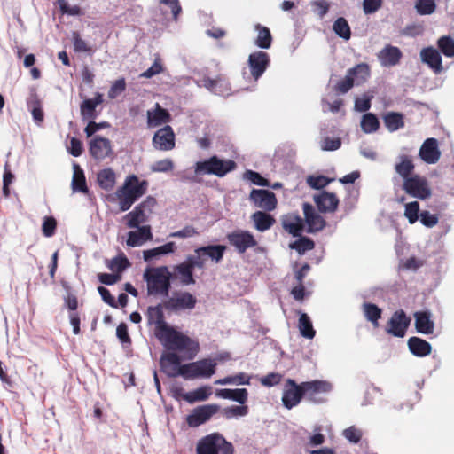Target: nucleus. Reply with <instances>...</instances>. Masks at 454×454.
<instances>
[{
  "label": "nucleus",
  "mask_w": 454,
  "mask_h": 454,
  "mask_svg": "<svg viewBox=\"0 0 454 454\" xmlns=\"http://www.w3.org/2000/svg\"><path fill=\"white\" fill-rule=\"evenodd\" d=\"M290 248L297 251L299 254H303L308 251H310L314 248L315 244L314 241L306 237H301L296 239L294 242L289 245Z\"/></svg>",
  "instance_id": "obj_47"
},
{
  "label": "nucleus",
  "mask_w": 454,
  "mask_h": 454,
  "mask_svg": "<svg viewBox=\"0 0 454 454\" xmlns=\"http://www.w3.org/2000/svg\"><path fill=\"white\" fill-rule=\"evenodd\" d=\"M243 177L244 179L250 181L252 184L255 185L270 186V182L255 171L247 170L244 173Z\"/></svg>",
  "instance_id": "obj_52"
},
{
  "label": "nucleus",
  "mask_w": 454,
  "mask_h": 454,
  "mask_svg": "<svg viewBox=\"0 0 454 454\" xmlns=\"http://www.w3.org/2000/svg\"><path fill=\"white\" fill-rule=\"evenodd\" d=\"M361 128L365 133L375 132L379 129L377 117L371 113L364 114L361 121Z\"/></svg>",
  "instance_id": "obj_48"
},
{
  "label": "nucleus",
  "mask_w": 454,
  "mask_h": 454,
  "mask_svg": "<svg viewBox=\"0 0 454 454\" xmlns=\"http://www.w3.org/2000/svg\"><path fill=\"white\" fill-rule=\"evenodd\" d=\"M330 179L324 176H309L307 177V184L314 189H321L325 187L329 183Z\"/></svg>",
  "instance_id": "obj_57"
},
{
  "label": "nucleus",
  "mask_w": 454,
  "mask_h": 454,
  "mask_svg": "<svg viewBox=\"0 0 454 454\" xmlns=\"http://www.w3.org/2000/svg\"><path fill=\"white\" fill-rule=\"evenodd\" d=\"M98 291L102 300L106 304H108L109 306H111L112 308H114V309L118 308V304H117L114 297L111 294L110 291L107 288H106L104 286H98Z\"/></svg>",
  "instance_id": "obj_64"
},
{
  "label": "nucleus",
  "mask_w": 454,
  "mask_h": 454,
  "mask_svg": "<svg viewBox=\"0 0 454 454\" xmlns=\"http://www.w3.org/2000/svg\"><path fill=\"white\" fill-rule=\"evenodd\" d=\"M438 47L445 57L454 56V39L450 36H442L437 42Z\"/></svg>",
  "instance_id": "obj_49"
},
{
  "label": "nucleus",
  "mask_w": 454,
  "mask_h": 454,
  "mask_svg": "<svg viewBox=\"0 0 454 454\" xmlns=\"http://www.w3.org/2000/svg\"><path fill=\"white\" fill-rule=\"evenodd\" d=\"M333 30L338 36L344 40H349L351 37L350 27L347 20L343 17H340L334 21Z\"/></svg>",
  "instance_id": "obj_44"
},
{
  "label": "nucleus",
  "mask_w": 454,
  "mask_h": 454,
  "mask_svg": "<svg viewBox=\"0 0 454 454\" xmlns=\"http://www.w3.org/2000/svg\"><path fill=\"white\" fill-rule=\"evenodd\" d=\"M251 377L245 372L216 380L215 385H250Z\"/></svg>",
  "instance_id": "obj_40"
},
{
  "label": "nucleus",
  "mask_w": 454,
  "mask_h": 454,
  "mask_svg": "<svg viewBox=\"0 0 454 454\" xmlns=\"http://www.w3.org/2000/svg\"><path fill=\"white\" fill-rule=\"evenodd\" d=\"M129 266V262L125 256H116L108 264V268L111 270H115L117 272H122Z\"/></svg>",
  "instance_id": "obj_54"
},
{
  "label": "nucleus",
  "mask_w": 454,
  "mask_h": 454,
  "mask_svg": "<svg viewBox=\"0 0 454 454\" xmlns=\"http://www.w3.org/2000/svg\"><path fill=\"white\" fill-rule=\"evenodd\" d=\"M341 141L340 138L325 137L321 142V149L323 151H334L340 147Z\"/></svg>",
  "instance_id": "obj_63"
},
{
  "label": "nucleus",
  "mask_w": 454,
  "mask_h": 454,
  "mask_svg": "<svg viewBox=\"0 0 454 454\" xmlns=\"http://www.w3.org/2000/svg\"><path fill=\"white\" fill-rule=\"evenodd\" d=\"M219 408L217 404H207L194 409L187 417L188 425L195 427L206 423L219 411Z\"/></svg>",
  "instance_id": "obj_16"
},
{
  "label": "nucleus",
  "mask_w": 454,
  "mask_h": 454,
  "mask_svg": "<svg viewBox=\"0 0 454 454\" xmlns=\"http://www.w3.org/2000/svg\"><path fill=\"white\" fill-rule=\"evenodd\" d=\"M304 398L314 403L325 402L324 395L332 391L333 386L326 380H311L301 382Z\"/></svg>",
  "instance_id": "obj_8"
},
{
  "label": "nucleus",
  "mask_w": 454,
  "mask_h": 454,
  "mask_svg": "<svg viewBox=\"0 0 454 454\" xmlns=\"http://www.w3.org/2000/svg\"><path fill=\"white\" fill-rule=\"evenodd\" d=\"M171 273L167 266L148 268L143 274L148 295L168 297L171 288Z\"/></svg>",
  "instance_id": "obj_4"
},
{
  "label": "nucleus",
  "mask_w": 454,
  "mask_h": 454,
  "mask_svg": "<svg viewBox=\"0 0 454 454\" xmlns=\"http://www.w3.org/2000/svg\"><path fill=\"white\" fill-rule=\"evenodd\" d=\"M299 330L301 334L307 339H313L316 332L311 320L306 313H301L299 318Z\"/></svg>",
  "instance_id": "obj_43"
},
{
  "label": "nucleus",
  "mask_w": 454,
  "mask_h": 454,
  "mask_svg": "<svg viewBox=\"0 0 454 454\" xmlns=\"http://www.w3.org/2000/svg\"><path fill=\"white\" fill-rule=\"evenodd\" d=\"M73 43L74 50L77 52H90L91 48L87 44V43L80 36L79 33H73Z\"/></svg>",
  "instance_id": "obj_59"
},
{
  "label": "nucleus",
  "mask_w": 454,
  "mask_h": 454,
  "mask_svg": "<svg viewBox=\"0 0 454 454\" xmlns=\"http://www.w3.org/2000/svg\"><path fill=\"white\" fill-rule=\"evenodd\" d=\"M434 0H417L415 9L420 15H429L435 11Z\"/></svg>",
  "instance_id": "obj_50"
},
{
  "label": "nucleus",
  "mask_w": 454,
  "mask_h": 454,
  "mask_svg": "<svg viewBox=\"0 0 454 454\" xmlns=\"http://www.w3.org/2000/svg\"><path fill=\"white\" fill-rule=\"evenodd\" d=\"M248 413V407L242 404L241 406L232 405L223 410V416L227 419L232 418L244 417Z\"/></svg>",
  "instance_id": "obj_51"
},
{
  "label": "nucleus",
  "mask_w": 454,
  "mask_h": 454,
  "mask_svg": "<svg viewBox=\"0 0 454 454\" xmlns=\"http://www.w3.org/2000/svg\"><path fill=\"white\" fill-rule=\"evenodd\" d=\"M420 59L435 74H440L442 71V57L436 49L433 47L423 48L420 51Z\"/></svg>",
  "instance_id": "obj_22"
},
{
  "label": "nucleus",
  "mask_w": 454,
  "mask_h": 454,
  "mask_svg": "<svg viewBox=\"0 0 454 454\" xmlns=\"http://www.w3.org/2000/svg\"><path fill=\"white\" fill-rule=\"evenodd\" d=\"M415 168L412 157L407 154H400L395 165V172L404 180L409 179Z\"/></svg>",
  "instance_id": "obj_27"
},
{
  "label": "nucleus",
  "mask_w": 454,
  "mask_h": 454,
  "mask_svg": "<svg viewBox=\"0 0 454 454\" xmlns=\"http://www.w3.org/2000/svg\"><path fill=\"white\" fill-rule=\"evenodd\" d=\"M315 203L321 212H333L336 210L339 200L333 192H322L315 196Z\"/></svg>",
  "instance_id": "obj_25"
},
{
  "label": "nucleus",
  "mask_w": 454,
  "mask_h": 454,
  "mask_svg": "<svg viewBox=\"0 0 454 454\" xmlns=\"http://www.w3.org/2000/svg\"><path fill=\"white\" fill-rule=\"evenodd\" d=\"M198 85L207 89L214 94L220 96H228L231 94V87L229 82L223 77L211 79L204 77L197 82Z\"/></svg>",
  "instance_id": "obj_20"
},
{
  "label": "nucleus",
  "mask_w": 454,
  "mask_h": 454,
  "mask_svg": "<svg viewBox=\"0 0 454 454\" xmlns=\"http://www.w3.org/2000/svg\"><path fill=\"white\" fill-rule=\"evenodd\" d=\"M354 77L348 73L346 77L340 81L334 87V90L341 94L347 93L354 86Z\"/></svg>",
  "instance_id": "obj_60"
},
{
  "label": "nucleus",
  "mask_w": 454,
  "mask_h": 454,
  "mask_svg": "<svg viewBox=\"0 0 454 454\" xmlns=\"http://www.w3.org/2000/svg\"><path fill=\"white\" fill-rule=\"evenodd\" d=\"M303 397L304 394L301 383L297 384L294 380L287 379L286 380L282 395L283 406L291 410L297 406Z\"/></svg>",
  "instance_id": "obj_10"
},
{
  "label": "nucleus",
  "mask_w": 454,
  "mask_h": 454,
  "mask_svg": "<svg viewBox=\"0 0 454 454\" xmlns=\"http://www.w3.org/2000/svg\"><path fill=\"white\" fill-rule=\"evenodd\" d=\"M153 146L159 150L168 151L175 147V134L170 126L160 129L153 137Z\"/></svg>",
  "instance_id": "obj_19"
},
{
  "label": "nucleus",
  "mask_w": 454,
  "mask_h": 454,
  "mask_svg": "<svg viewBox=\"0 0 454 454\" xmlns=\"http://www.w3.org/2000/svg\"><path fill=\"white\" fill-rule=\"evenodd\" d=\"M156 205V200L148 196L144 201L138 204L135 208L126 215L128 227H141V224L146 223ZM142 227H150L143 225Z\"/></svg>",
  "instance_id": "obj_7"
},
{
  "label": "nucleus",
  "mask_w": 454,
  "mask_h": 454,
  "mask_svg": "<svg viewBox=\"0 0 454 454\" xmlns=\"http://www.w3.org/2000/svg\"><path fill=\"white\" fill-rule=\"evenodd\" d=\"M97 181L100 188L111 191L116 184V174L110 168H104L98 173Z\"/></svg>",
  "instance_id": "obj_31"
},
{
  "label": "nucleus",
  "mask_w": 454,
  "mask_h": 454,
  "mask_svg": "<svg viewBox=\"0 0 454 454\" xmlns=\"http://www.w3.org/2000/svg\"><path fill=\"white\" fill-rule=\"evenodd\" d=\"M348 73L354 77V83L359 85L364 82L370 76V67L367 64L361 63L350 68Z\"/></svg>",
  "instance_id": "obj_38"
},
{
  "label": "nucleus",
  "mask_w": 454,
  "mask_h": 454,
  "mask_svg": "<svg viewBox=\"0 0 454 454\" xmlns=\"http://www.w3.org/2000/svg\"><path fill=\"white\" fill-rule=\"evenodd\" d=\"M103 102V95L96 93L93 98L83 100L80 106L82 118L85 120H94L96 118V107Z\"/></svg>",
  "instance_id": "obj_26"
},
{
  "label": "nucleus",
  "mask_w": 454,
  "mask_h": 454,
  "mask_svg": "<svg viewBox=\"0 0 454 454\" xmlns=\"http://www.w3.org/2000/svg\"><path fill=\"white\" fill-rule=\"evenodd\" d=\"M231 246L239 254L245 253L248 248L257 245L254 237L247 231L236 230L227 235Z\"/></svg>",
  "instance_id": "obj_13"
},
{
  "label": "nucleus",
  "mask_w": 454,
  "mask_h": 454,
  "mask_svg": "<svg viewBox=\"0 0 454 454\" xmlns=\"http://www.w3.org/2000/svg\"><path fill=\"white\" fill-rule=\"evenodd\" d=\"M363 311L366 319L378 326V321L381 317L382 310L373 303L365 302L363 304Z\"/></svg>",
  "instance_id": "obj_42"
},
{
  "label": "nucleus",
  "mask_w": 454,
  "mask_h": 454,
  "mask_svg": "<svg viewBox=\"0 0 454 454\" xmlns=\"http://www.w3.org/2000/svg\"><path fill=\"white\" fill-rule=\"evenodd\" d=\"M384 123L389 131H396L404 126L403 116L399 113H388L384 116Z\"/></svg>",
  "instance_id": "obj_39"
},
{
  "label": "nucleus",
  "mask_w": 454,
  "mask_h": 454,
  "mask_svg": "<svg viewBox=\"0 0 454 454\" xmlns=\"http://www.w3.org/2000/svg\"><path fill=\"white\" fill-rule=\"evenodd\" d=\"M152 239L151 229H137L129 233L127 245L132 247H140Z\"/></svg>",
  "instance_id": "obj_33"
},
{
  "label": "nucleus",
  "mask_w": 454,
  "mask_h": 454,
  "mask_svg": "<svg viewBox=\"0 0 454 454\" xmlns=\"http://www.w3.org/2000/svg\"><path fill=\"white\" fill-rule=\"evenodd\" d=\"M27 107L30 110L34 121L40 124L43 122L44 114L42 108V103L36 93H31L27 101Z\"/></svg>",
  "instance_id": "obj_32"
},
{
  "label": "nucleus",
  "mask_w": 454,
  "mask_h": 454,
  "mask_svg": "<svg viewBox=\"0 0 454 454\" xmlns=\"http://www.w3.org/2000/svg\"><path fill=\"white\" fill-rule=\"evenodd\" d=\"M415 328L418 333L422 334H432L434 330V323L431 319V314L428 311H417L414 313Z\"/></svg>",
  "instance_id": "obj_24"
},
{
  "label": "nucleus",
  "mask_w": 454,
  "mask_h": 454,
  "mask_svg": "<svg viewBox=\"0 0 454 454\" xmlns=\"http://www.w3.org/2000/svg\"><path fill=\"white\" fill-rule=\"evenodd\" d=\"M419 156L427 164H435L441 157L437 139L434 137L426 139L419 149Z\"/></svg>",
  "instance_id": "obj_18"
},
{
  "label": "nucleus",
  "mask_w": 454,
  "mask_h": 454,
  "mask_svg": "<svg viewBox=\"0 0 454 454\" xmlns=\"http://www.w3.org/2000/svg\"><path fill=\"white\" fill-rule=\"evenodd\" d=\"M236 167L237 164L232 160H222L214 155L207 160L196 162L194 172L196 175H214L223 177Z\"/></svg>",
  "instance_id": "obj_6"
},
{
  "label": "nucleus",
  "mask_w": 454,
  "mask_h": 454,
  "mask_svg": "<svg viewBox=\"0 0 454 454\" xmlns=\"http://www.w3.org/2000/svg\"><path fill=\"white\" fill-rule=\"evenodd\" d=\"M254 29L257 31V37L254 41L255 45L261 49L270 48L272 37L270 29L261 24H256Z\"/></svg>",
  "instance_id": "obj_34"
},
{
  "label": "nucleus",
  "mask_w": 454,
  "mask_h": 454,
  "mask_svg": "<svg viewBox=\"0 0 454 454\" xmlns=\"http://www.w3.org/2000/svg\"><path fill=\"white\" fill-rule=\"evenodd\" d=\"M252 220L254 227H271L276 223L272 215L263 211L254 213Z\"/></svg>",
  "instance_id": "obj_45"
},
{
  "label": "nucleus",
  "mask_w": 454,
  "mask_h": 454,
  "mask_svg": "<svg viewBox=\"0 0 454 454\" xmlns=\"http://www.w3.org/2000/svg\"><path fill=\"white\" fill-rule=\"evenodd\" d=\"M163 309L164 303L148 307L145 314L147 324L155 326V336L167 349L183 352L187 359H193L200 351L198 340L168 325Z\"/></svg>",
  "instance_id": "obj_1"
},
{
  "label": "nucleus",
  "mask_w": 454,
  "mask_h": 454,
  "mask_svg": "<svg viewBox=\"0 0 454 454\" xmlns=\"http://www.w3.org/2000/svg\"><path fill=\"white\" fill-rule=\"evenodd\" d=\"M249 200L256 207L265 211L275 209L278 203L274 192L262 189H253L249 194Z\"/></svg>",
  "instance_id": "obj_14"
},
{
  "label": "nucleus",
  "mask_w": 454,
  "mask_h": 454,
  "mask_svg": "<svg viewBox=\"0 0 454 454\" xmlns=\"http://www.w3.org/2000/svg\"><path fill=\"white\" fill-rule=\"evenodd\" d=\"M215 395L219 398L232 400L240 404H244L247 401L248 392L246 388H223L216 390Z\"/></svg>",
  "instance_id": "obj_29"
},
{
  "label": "nucleus",
  "mask_w": 454,
  "mask_h": 454,
  "mask_svg": "<svg viewBox=\"0 0 454 454\" xmlns=\"http://www.w3.org/2000/svg\"><path fill=\"white\" fill-rule=\"evenodd\" d=\"M116 336L123 346L131 344V339L128 333V326L125 323H121L117 326Z\"/></svg>",
  "instance_id": "obj_61"
},
{
  "label": "nucleus",
  "mask_w": 454,
  "mask_h": 454,
  "mask_svg": "<svg viewBox=\"0 0 454 454\" xmlns=\"http://www.w3.org/2000/svg\"><path fill=\"white\" fill-rule=\"evenodd\" d=\"M342 435L351 443H358L363 436V432L361 429L356 427L355 426H351L346 428Z\"/></svg>",
  "instance_id": "obj_53"
},
{
  "label": "nucleus",
  "mask_w": 454,
  "mask_h": 454,
  "mask_svg": "<svg viewBox=\"0 0 454 454\" xmlns=\"http://www.w3.org/2000/svg\"><path fill=\"white\" fill-rule=\"evenodd\" d=\"M147 125L150 128H155L167 123L170 120L169 113L162 108L158 103L153 109H150L146 113Z\"/></svg>",
  "instance_id": "obj_23"
},
{
  "label": "nucleus",
  "mask_w": 454,
  "mask_h": 454,
  "mask_svg": "<svg viewBox=\"0 0 454 454\" xmlns=\"http://www.w3.org/2000/svg\"><path fill=\"white\" fill-rule=\"evenodd\" d=\"M408 348L410 352L418 357H424L432 350L431 344L419 337H411L408 340Z\"/></svg>",
  "instance_id": "obj_28"
},
{
  "label": "nucleus",
  "mask_w": 454,
  "mask_h": 454,
  "mask_svg": "<svg viewBox=\"0 0 454 454\" xmlns=\"http://www.w3.org/2000/svg\"><path fill=\"white\" fill-rule=\"evenodd\" d=\"M403 53L398 47L387 44L378 53V59L382 67H389L399 64Z\"/></svg>",
  "instance_id": "obj_21"
},
{
  "label": "nucleus",
  "mask_w": 454,
  "mask_h": 454,
  "mask_svg": "<svg viewBox=\"0 0 454 454\" xmlns=\"http://www.w3.org/2000/svg\"><path fill=\"white\" fill-rule=\"evenodd\" d=\"M226 249V246L223 245H208L197 248L195 253L203 254L204 257H208L213 262L218 263L223 260Z\"/></svg>",
  "instance_id": "obj_30"
},
{
  "label": "nucleus",
  "mask_w": 454,
  "mask_h": 454,
  "mask_svg": "<svg viewBox=\"0 0 454 454\" xmlns=\"http://www.w3.org/2000/svg\"><path fill=\"white\" fill-rule=\"evenodd\" d=\"M196 453L234 454V447L221 434L212 433L199 440Z\"/></svg>",
  "instance_id": "obj_5"
},
{
  "label": "nucleus",
  "mask_w": 454,
  "mask_h": 454,
  "mask_svg": "<svg viewBox=\"0 0 454 454\" xmlns=\"http://www.w3.org/2000/svg\"><path fill=\"white\" fill-rule=\"evenodd\" d=\"M148 185L146 180H140L136 175H129L115 192L106 195V200L108 203L118 204L121 211H127L146 193Z\"/></svg>",
  "instance_id": "obj_3"
},
{
  "label": "nucleus",
  "mask_w": 454,
  "mask_h": 454,
  "mask_svg": "<svg viewBox=\"0 0 454 454\" xmlns=\"http://www.w3.org/2000/svg\"><path fill=\"white\" fill-rule=\"evenodd\" d=\"M302 209L309 227H324L323 218L316 212L314 207L309 203H303Z\"/></svg>",
  "instance_id": "obj_36"
},
{
  "label": "nucleus",
  "mask_w": 454,
  "mask_h": 454,
  "mask_svg": "<svg viewBox=\"0 0 454 454\" xmlns=\"http://www.w3.org/2000/svg\"><path fill=\"white\" fill-rule=\"evenodd\" d=\"M211 394V387L209 386H202L195 390L185 393L183 398L186 402L193 403L207 400Z\"/></svg>",
  "instance_id": "obj_35"
},
{
  "label": "nucleus",
  "mask_w": 454,
  "mask_h": 454,
  "mask_svg": "<svg viewBox=\"0 0 454 454\" xmlns=\"http://www.w3.org/2000/svg\"><path fill=\"white\" fill-rule=\"evenodd\" d=\"M197 299L188 292L176 293L164 301V308L167 310L177 312L195 308Z\"/></svg>",
  "instance_id": "obj_11"
},
{
  "label": "nucleus",
  "mask_w": 454,
  "mask_h": 454,
  "mask_svg": "<svg viewBox=\"0 0 454 454\" xmlns=\"http://www.w3.org/2000/svg\"><path fill=\"white\" fill-rule=\"evenodd\" d=\"M403 189L407 194L419 200L428 199L432 194L427 180L419 175H413L404 180Z\"/></svg>",
  "instance_id": "obj_9"
},
{
  "label": "nucleus",
  "mask_w": 454,
  "mask_h": 454,
  "mask_svg": "<svg viewBox=\"0 0 454 454\" xmlns=\"http://www.w3.org/2000/svg\"><path fill=\"white\" fill-rule=\"evenodd\" d=\"M74 173L73 176L72 185L74 191L82 192H87L86 180L82 170L77 164L74 165Z\"/></svg>",
  "instance_id": "obj_46"
},
{
  "label": "nucleus",
  "mask_w": 454,
  "mask_h": 454,
  "mask_svg": "<svg viewBox=\"0 0 454 454\" xmlns=\"http://www.w3.org/2000/svg\"><path fill=\"white\" fill-rule=\"evenodd\" d=\"M192 270L185 262H183L175 267V272L178 276V278L182 285L188 286L195 283V279L192 276Z\"/></svg>",
  "instance_id": "obj_41"
},
{
  "label": "nucleus",
  "mask_w": 454,
  "mask_h": 454,
  "mask_svg": "<svg viewBox=\"0 0 454 454\" xmlns=\"http://www.w3.org/2000/svg\"><path fill=\"white\" fill-rule=\"evenodd\" d=\"M419 210V205L417 201L410 202L405 206V216L411 224L418 220Z\"/></svg>",
  "instance_id": "obj_58"
},
{
  "label": "nucleus",
  "mask_w": 454,
  "mask_h": 454,
  "mask_svg": "<svg viewBox=\"0 0 454 454\" xmlns=\"http://www.w3.org/2000/svg\"><path fill=\"white\" fill-rule=\"evenodd\" d=\"M411 324V318L403 309L396 310L391 316L386 332L395 337L403 338Z\"/></svg>",
  "instance_id": "obj_12"
},
{
  "label": "nucleus",
  "mask_w": 454,
  "mask_h": 454,
  "mask_svg": "<svg viewBox=\"0 0 454 454\" xmlns=\"http://www.w3.org/2000/svg\"><path fill=\"white\" fill-rule=\"evenodd\" d=\"M160 366L168 377L182 376L186 380H192L212 377L215 373L217 361L215 358H203L181 364L180 356L175 352H168L161 356Z\"/></svg>",
  "instance_id": "obj_2"
},
{
  "label": "nucleus",
  "mask_w": 454,
  "mask_h": 454,
  "mask_svg": "<svg viewBox=\"0 0 454 454\" xmlns=\"http://www.w3.org/2000/svg\"><path fill=\"white\" fill-rule=\"evenodd\" d=\"M91 156L97 160H102L112 153L111 141L108 138L96 136L89 144Z\"/></svg>",
  "instance_id": "obj_17"
},
{
  "label": "nucleus",
  "mask_w": 454,
  "mask_h": 454,
  "mask_svg": "<svg viewBox=\"0 0 454 454\" xmlns=\"http://www.w3.org/2000/svg\"><path fill=\"white\" fill-rule=\"evenodd\" d=\"M282 379V375L278 372H270L260 380V382L264 387H274L278 385Z\"/></svg>",
  "instance_id": "obj_62"
},
{
  "label": "nucleus",
  "mask_w": 454,
  "mask_h": 454,
  "mask_svg": "<svg viewBox=\"0 0 454 454\" xmlns=\"http://www.w3.org/2000/svg\"><path fill=\"white\" fill-rule=\"evenodd\" d=\"M126 89V82L124 78L116 80L111 86L108 91V98L114 99L120 96Z\"/></svg>",
  "instance_id": "obj_56"
},
{
  "label": "nucleus",
  "mask_w": 454,
  "mask_h": 454,
  "mask_svg": "<svg viewBox=\"0 0 454 454\" xmlns=\"http://www.w3.org/2000/svg\"><path fill=\"white\" fill-rule=\"evenodd\" d=\"M175 249H176L175 243L168 242V243H166L162 246H160L158 247L144 251V260L145 262H150L157 256L173 253L175 251Z\"/></svg>",
  "instance_id": "obj_37"
},
{
  "label": "nucleus",
  "mask_w": 454,
  "mask_h": 454,
  "mask_svg": "<svg viewBox=\"0 0 454 454\" xmlns=\"http://www.w3.org/2000/svg\"><path fill=\"white\" fill-rule=\"evenodd\" d=\"M250 74L254 81H257L270 65V56L267 52L257 51L248 57Z\"/></svg>",
  "instance_id": "obj_15"
},
{
  "label": "nucleus",
  "mask_w": 454,
  "mask_h": 454,
  "mask_svg": "<svg viewBox=\"0 0 454 454\" xmlns=\"http://www.w3.org/2000/svg\"><path fill=\"white\" fill-rule=\"evenodd\" d=\"M174 168V162L170 159H164L154 162L151 166L153 172H168Z\"/></svg>",
  "instance_id": "obj_55"
}]
</instances>
